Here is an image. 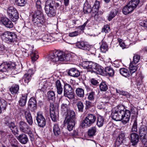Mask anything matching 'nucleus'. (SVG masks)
<instances>
[{"instance_id": "49", "label": "nucleus", "mask_w": 147, "mask_h": 147, "mask_svg": "<svg viewBox=\"0 0 147 147\" xmlns=\"http://www.w3.org/2000/svg\"><path fill=\"white\" fill-rule=\"evenodd\" d=\"M49 99L53 101L55 98V92L53 91H49L47 92Z\"/></svg>"}, {"instance_id": "19", "label": "nucleus", "mask_w": 147, "mask_h": 147, "mask_svg": "<svg viewBox=\"0 0 147 147\" xmlns=\"http://www.w3.org/2000/svg\"><path fill=\"white\" fill-rule=\"evenodd\" d=\"M25 133H22L17 137V139L22 144H26L29 140L27 136Z\"/></svg>"}, {"instance_id": "61", "label": "nucleus", "mask_w": 147, "mask_h": 147, "mask_svg": "<svg viewBox=\"0 0 147 147\" xmlns=\"http://www.w3.org/2000/svg\"><path fill=\"white\" fill-rule=\"evenodd\" d=\"M141 140L143 144L144 145V147H147V139L146 137H141Z\"/></svg>"}, {"instance_id": "28", "label": "nucleus", "mask_w": 147, "mask_h": 147, "mask_svg": "<svg viewBox=\"0 0 147 147\" xmlns=\"http://www.w3.org/2000/svg\"><path fill=\"white\" fill-rule=\"evenodd\" d=\"M28 94L25 93L22 94V97L20 98L19 101L18 102L20 106L24 107L25 105L27 97Z\"/></svg>"}, {"instance_id": "9", "label": "nucleus", "mask_w": 147, "mask_h": 147, "mask_svg": "<svg viewBox=\"0 0 147 147\" xmlns=\"http://www.w3.org/2000/svg\"><path fill=\"white\" fill-rule=\"evenodd\" d=\"M15 37V34L10 32H5L1 35L2 40L8 43L13 42Z\"/></svg>"}, {"instance_id": "10", "label": "nucleus", "mask_w": 147, "mask_h": 147, "mask_svg": "<svg viewBox=\"0 0 147 147\" xmlns=\"http://www.w3.org/2000/svg\"><path fill=\"white\" fill-rule=\"evenodd\" d=\"M57 104L51 103L50 107V113L52 120L54 122L56 121L57 119V115L58 114Z\"/></svg>"}, {"instance_id": "62", "label": "nucleus", "mask_w": 147, "mask_h": 147, "mask_svg": "<svg viewBox=\"0 0 147 147\" xmlns=\"http://www.w3.org/2000/svg\"><path fill=\"white\" fill-rule=\"evenodd\" d=\"M95 104L97 105V107L98 109H101L103 108V102H99L98 100H96L95 102Z\"/></svg>"}, {"instance_id": "40", "label": "nucleus", "mask_w": 147, "mask_h": 147, "mask_svg": "<svg viewBox=\"0 0 147 147\" xmlns=\"http://www.w3.org/2000/svg\"><path fill=\"white\" fill-rule=\"evenodd\" d=\"M19 86L17 85H13L9 88L11 93L14 94H16L19 90Z\"/></svg>"}, {"instance_id": "56", "label": "nucleus", "mask_w": 147, "mask_h": 147, "mask_svg": "<svg viewBox=\"0 0 147 147\" xmlns=\"http://www.w3.org/2000/svg\"><path fill=\"white\" fill-rule=\"evenodd\" d=\"M95 92H92L88 94V98L91 101L94 100V99Z\"/></svg>"}, {"instance_id": "44", "label": "nucleus", "mask_w": 147, "mask_h": 147, "mask_svg": "<svg viewBox=\"0 0 147 147\" xmlns=\"http://www.w3.org/2000/svg\"><path fill=\"white\" fill-rule=\"evenodd\" d=\"M15 2L17 5L22 7L24 6L26 4L27 0H15Z\"/></svg>"}, {"instance_id": "2", "label": "nucleus", "mask_w": 147, "mask_h": 147, "mask_svg": "<svg viewBox=\"0 0 147 147\" xmlns=\"http://www.w3.org/2000/svg\"><path fill=\"white\" fill-rule=\"evenodd\" d=\"M33 24L35 27L44 31L45 29V20L42 11H36L32 16Z\"/></svg>"}, {"instance_id": "26", "label": "nucleus", "mask_w": 147, "mask_h": 147, "mask_svg": "<svg viewBox=\"0 0 147 147\" xmlns=\"http://www.w3.org/2000/svg\"><path fill=\"white\" fill-rule=\"evenodd\" d=\"M139 133L141 137H146L147 134V126L145 125H142L140 128Z\"/></svg>"}, {"instance_id": "55", "label": "nucleus", "mask_w": 147, "mask_h": 147, "mask_svg": "<svg viewBox=\"0 0 147 147\" xmlns=\"http://www.w3.org/2000/svg\"><path fill=\"white\" fill-rule=\"evenodd\" d=\"M118 42L119 43V45L123 49L126 48V46L125 43L123 42V40L122 39L119 38L118 39Z\"/></svg>"}, {"instance_id": "31", "label": "nucleus", "mask_w": 147, "mask_h": 147, "mask_svg": "<svg viewBox=\"0 0 147 147\" xmlns=\"http://www.w3.org/2000/svg\"><path fill=\"white\" fill-rule=\"evenodd\" d=\"M5 124L7 125H9V127L13 133H16L17 134H18L19 131L18 129L16 126L15 125V124L14 123L11 122L9 124V123L7 122V123H5Z\"/></svg>"}, {"instance_id": "58", "label": "nucleus", "mask_w": 147, "mask_h": 147, "mask_svg": "<svg viewBox=\"0 0 147 147\" xmlns=\"http://www.w3.org/2000/svg\"><path fill=\"white\" fill-rule=\"evenodd\" d=\"M12 140L11 142V146L14 147H18L17 145V144L18 143V141L13 138H12Z\"/></svg>"}, {"instance_id": "57", "label": "nucleus", "mask_w": 147, "mask_h": 147, "mask_svg": "<svg viewBox=\"0 0 147 147\" xmlns=\"http://www.w3.org/2000/svg\"><path fill=\"white\" fill-rule=\"evenodd\" d=\"M80 32L78 31H76L69 34V36L71 37H74L78 36L80 35Z\"/></svg>"}, {"instance_id": "39", "label": "nucleus", "mask_w": 147, "mask_h": 147, "mask_svg": "<svg viewBox=\"0 0 147 147\" xmlns=\"http://www.w3.org/2000/svg\"><path fill=\"white\" fill-rule=\"evenodd\" d=\"M140 2V0H131L128 3L129 6L134 9L137 6Z\"/></svg>"}, {"instance_id": "54", "label": "nucleus", "mask_w": 147, "mask_h": 147, "mask_svg": "<svg viewBox=\"0 0 147 147\" xmlns=\"http://www.w3.org/2000/svg\"><path fill=\"white\" fill-rule=\"evenodd\" d=\"M110 30V27L109 25H106L104 26L102 28V32H104L105 33H108L109 32Z\"/></svg>"}, {"instance_id": "29", "label": "nucleus", "mask_w": 147, "mask_h": 147, "mask_svg": "<svg viewBox=\"0 0 147 147\" xmlns=\"http://www.w3.org/2000/svg\"><path fill=\"white\" fill-rule=\"evenodd\" d=\"M134 10L131 6H129L128 3L123 7L122 9V12L124 14L127 15L131 12Z\"/></svg>"}, {"instance_id": "17", "label": "nucleus", "mask_w": 147, "mask_h": 147, "mask_svg": "<svg viewBox=\"0 0 147 147\" xmlns=\"http://www.w3.org/2000/svg\"><path fill=\"white\" fill-rule=\"evenodd\" d=\"M22 111L24 113L25 117L27 122L30 125H31L33 123L32 119L30 112L28 109H22Z\"/></svg>"}, {"instance_id": "7", "label": "nucleus", "mask_w": 147, "mask_h": 147, "mask_svg": "<svg viewBox=\"0 0 147 147\" xmlns=\"http://www.w3.org/2000/svg\"><path fill=\"white\" fill-rule=\"evenodd\" d=\"M96 117L95 115L89 114L80 123V126L83 128L89 127L95 121Z\"/></svg>"}, {"instance_id": "24", "label": "nucleus", "mask_w": 147, "mask_h": 147, "mask_svg": "<svg viewBox=\"0 0 147 147\" xmlns=\"http://www.w3.org/2000/svg\"><path fill=\"white\" fill-rule=\"evenodd\" d=\"M137 119L136 116L132 115L131 117V122L133 123L132 127V131L136 132L137 131Z\"/></svg>"}, {"instance_id": "37", "label": "nucleus", "mask_w": 147, "mask_h": 147, "mask_svg": "<svg viewBox=\"0 0 147 147\" xmlns=\"http://www.w3.org/2000/svg\"><path fill=\"white\" fill-rule=\"evenodd\" d=\"M76 94L78 97L82 98L84 97V90L82 88H78L76 90Z\"/></svg>"}, {"instance_id": "43", "label": "nucleus", "mask_w": 147, "mask_h": 147, "mask_svg": "<svg viewBox=\"0 0 147 147\" xmlns=\"http://www.w3.org/2000/svg\"><path fill=\"white\" fill-rule=\"evenodd\" d=\"M104 122V119L103 118L100 116H99L98 117L97 119V122L96 125L99 127L102 126Z\"/></svg>"}, {"instance_id": "51", "label": "nucleus", "mask_w": 147, "mask_h": 147, "mask_svg": "<svg viewBox=\"0 0 147 147\" xmlns=\"http://www.w3.org/2000/svg\"><path fill=\"white\" fill-rule=\"evenodd\" d=\"M7 105L6 102L3 99H0V107L2 108L3 109L5 110Z\"/></svg>"}, {"instance_id": "47", "label": "nucleus", "mask_w": 147, "mask_h": 147, "mask_svg": "<svg viewBox=\"0 0 147 147\" xmlns=\"http://www.w3.org/2000/svg\"><path fill=\"white\" fill-rule=\"evenodd\" d=\"M32 78V77L26 74L24 75L22 80L24 81L25 84H28V82L30 81Z\"/></svg>"}, {"instance_id": "34", "label": "nucleus", "mask_w": 147, "mask_h": 147, "mask_svg": "<svg viewBox=\"0 0 147 147\" xmlns=\"http://www.w3.org/2000/svg\"><path fill=\"white\" fill-rule=\"evenodd\" d=\"M53 132L54 135L56 136H58L61 133V129L58 125L55 124L53 127Z\"/></svg>"}, {"instance_id": "15", "label": "nucleus", "mask_w": 147, "mask_h": 147, "mask_svg": "<svg viewBox=\"0 0 147 147\" xmlns=\"http://www.w3.org/2000/svg\"><path fill=\"white\" fill-rule=\"evenodd\" d=\"M62 103L61 106V110L63 113H66L70 109L69 105V102L66 98H63L61 100Z\"/></svg>"}, {"instance_id": "6", "label": "nucleus", "mask_w": 147, "mask_h": 147, "mask_svg": "<svg viewBox=\"0 0 147 147\" xmlns=\"http://www.w3.org/2000/svg\"><path fill=\"white\" fill-rule=\"evenodd\" d=\"M123 109H125V108L123 105H119L114 108L111 115L112 118L116 121H122L121 117L123 115L121 114L123 113L122 111Z\"/></svg>"}, {"instance_id": "14", "label": "nucleus", "mask_w": 147, "mask_h": 147, "mask_svg": "<svg viewBox=\"0 0 147 147\" xmlns=\"http://www.w3.org/2000/svg\"><path fill=\"white\" fill-rule=\"evenodd\" d=\"M122 111H123V114H121L122 115V122L123 124H125L129 121L131 116L130 111L126 109H123Z\"/></svg>"}, {"instance_id": "30", "label": "nucleus", "mask_w": 147, "mask_h": 147, "mask_svg": "<svg viewBox=\"0 0 147 147\" xmlns=\"http://www.w3.org/2000/svg\"><path fill=\"white\" fill-rule=\"evenodd\" d=\"M120 73L121 75L126 77H129L130 74V67H129V70L128 69L125 68H120L119 69Z\"/></svg>"}, {"instance_id": "3", "label": "nucleus", "mask_w": 147, "mask_h": 147, "mask_svg": "<svg viewBox=\"0 0 147 147\" xmlns=\"http://www.w3.org/2000/svg\"><path fill=\"white\" fill-rule=\"evenodd\" d=\"M60 7L59 3L55 2L54 0H47L45 3V9L47 16L52 17L56 14V9H59Z\"/></svg>"}, {"instance_id": "1", "label": "nucleus", "mask_w": 147, "mask_h": 147, "mask_svg": "<svg viewBox=\"0 0 147 147\" xmlns=\"http://www.w3.org/2000/svg\"><path fill=\"white\" fill-rule=\"evenodd\" d=\"M71 57L70 54H65L55 50L51 51L49 58V61L54 63H59L61 61H67L70 60Z\"/></svg>"}, {"instance_id": "18", "label": "nucleus", "mask_w": 147, "mask_h": 147, "mask_svg": "<svg viewBox=\"0 0 147 147\" xmlns=\"http://www.w3.org/2000/svg\"><path fill=\"white\" fill-rule=\"evenodd\" d=\"M37 102L34 97H31L29 100L28 107L32 111H34L37 109Z\"/></svg>"}, {"instance_id": "16", "label": "nucleus", "mask_w": 147, "mask_h": 147, "mask_svg": "<svg viewBox=\"0 0 147 147\" xmlns=\"http://www.w3.org/2000/svg\"><path fill=\"white\" fill-rule=\"evenodd\" d=\"M75 46L78 48L83 50H89L90 47L89 45L83 41L78 42L76 43Z\"/></svg>"}, {"instance_id": "59", "label": "nucleus", "mask_w": 147, "mask_h": 147, "mask_svg": "<svg viewBox=\"0 0 147 147\" xmlns=\"http://www.w3.org/2000/svg\"><path fill=\"white\" fill-rule=\"evenodd\" d=\"M116 90L117 92L120 95L126 96L128 94V93L127 92L124 91L122 90L117 89H116Z\"/></svg>"}, {"instance_id": "41", "label": "nucleus", "mask_w": 147, "mask_h": 147, "mask_svg": "<svg viewBox=\"0 0 147 147\" xmlns=\"http://www.w3.org/2000/svg\"><path fill=\"white\" fill-rule=\"evenodd\" d=\"M76 105L78 112L80 113L83 112L84 107L83 102L81 101H78L77 102Z\"/></svg>"}, {"instance_id": "36", "label": "nucleus", "mask_w": 147, "mask_h": 147, "mask_svg": "<svg viewBox=\"0 0 147 147\" xmlns=\"http://www.w3.org/2000/svg\"><path fill=\"white\" fill-rule=\"evenodd\" d=\"M63 95L70 99L72 100L75 98V94L73 90L63 92Z\"/></svg>"}, {"instance_id": "32", "label": "nucleus", "mask_w": 147, "mask_h": 147, "mask_svg": "<svg viewBox=\"0 0 147 147\" xmlns=\"http://www.w3.org/2000/svg\"><path fill=\"white\" fill-rule=\"evenodd\" d=\"M55 87L56 88L58 94L60 95L63 91V88L61 82L59 80H57L55 82Z\"/></svg>"}, {"instance_id": "46", "label": "nucleus", "mask_w": 147, "mask_h": 147, "mask_svg": "<svg viewBox=\"0 0 147 147\" xmlns=\"http://www.w3.org/2000/svg\"><path fill=\"white\" fill-rule=\"evenodd\" d=\"M100 49L102 53H105L108 49V46L107 43L103 42L100 47Z\"/></svg>"}, {"instance_id": "21", "label": "nucleus", "mask_w": 147, "mask_h": 147, "mask_svg": "<svg viewBox=\"0 0 147 147\" xmlns=\"http://www.w3.org/2000/svg\"><path fill=\"white\" fill-rule=\"evenodd\" d=\"M1 22L7 28H10L13 26V24L11 21L6 18H2Z\"/></svg>"}, {"instance_id": "11", "label": "nucleus", "mask_w": 147, "mask_h": 147, "mask_svg": "<svg viewBox=\"0 0 147 147\" xmlns=\"http://www.w3.org/2000/svg\"><path fill=\"white\" fill-rule=\"evenodd\" d=\"M140 59V55H134L133 57V61L130 63L129 65L131 75H132V74L136 71L138 68L136 64L139 62Z\"/></svg>"}, {"instance_id": "64", "label": "nucleus", "mask_w": 147, "mask_h": 147, "mask_svg": "<svg viewBox=\"0 0 147 147\" xmlns=\"http://www.w3.org/2000/svg\"><path fill=\"white\" fill-rule=\"evenodd\" d=\"M140 25L143 27H147V21H143L140 23Z\"/></svg>"}, {"instance_id": "27", "label": "nucleus", "mask_w": 147, "mask_h": 147, "mask_svg": "<svg viewBox=\"0 0 147 147\" xmlns=\"http://www.w3.org/2000/svg\"><path fill=\"white\" fill-rule=\"evenodd\" d=\"M8 63L4 62L0 65V71L2 72H8L9 70Z\"/></svg>"}, {"instance_id": "52", "label": "nucleus", "mask_w": 147, "mask_h": 147, "mask_svg": "<svg viewBox=\"0 0 147 147\" xmlns=\"http://www.w3.org/2000/svg\"><path fill=\"white\" fill-rule=\"evenodd\" d=\"M123 138H121V136H119V137L117 138L115 141V145L117 146L122 144L123 142Z\"/></svg>"}, {"instance_id": "35", "label": "nucleus", "mask_w": 147, "mask_h": 147, "mask_svg": "<svg viewBox=\"0 0 147 147\" xmlns=\"http://www.w3.org/2000/svg\"><path fill=\"white\" fill-rule=\"evenodd\" d=\"M118 9L116 8L111 10L109 13L108 17V20L109 21H111L117 14Z\"/></svg>"}, {"instance_id": "4", "label": "nucleus", "mask_w": 147, "mask_h": 147, "mask_svg": "<svg viewBox=\"0 0 147 147\" xmlns=\"http://www.w3.org/2000/svg\"><path fill=\"white\" fill-rule=\"evenodd\" d=\"M64 123L67 125V129L69 131L72 130L76 121L75 112L73 110H69L66 113Z\"/></svg>"}, {"instance_id": "60", "label": "nucleus", "mask_w": 147, "mask_h": 147, "mask_svg": "<svg viewBox=\"0 0 147 147\" xmlns=\"http://www.w3.org/2000/svg\"><path fill=\"white\" fill-rule=\"evenodd\" d=\"M85 104L86 105V109H88L93 106V104L89 101H86Z\"/></svg>"}, {"instance_id": "63", "label": "nucleus", "mask_w": 147, "mask_h": 147, "mask_svg": "<svg viewBox=\"0 0 147 147\" xmlns=\"http://www.w3.org/2000/svg\"><path fill=\"white\" fill-rule=\"evenodd\" d=\"M45 83H44L43 82H41L39 84V87L40 89L41 90H43V89H44L45 88H46V87L45 86Z\"/></svg>"}, {"instance_id": "8", "label": "nucleus", "mask_w": 147, "mask_h": 147, "mask_svg": "<svg viewBox=\"0 0 147 147\" xmlns=\"http://www.w3.org/2000/svg\"><path fill=\"white\" fill-rule=\"evenodd\" d=\"M18 125L20 130L22 132L28 135L30 140L32 141L34 139L33 134L31 128L26 123L21 121L19 123Z\"/></svg>"}, {"instance_id": "22", "label": "nucleus", "mask_w": 147, "mask_h": 147, "mask_svg": "<svg viewBox=\"0 0 147 147\" xmlns=\"http://www.w3.org/2000/svg\"><path fill=\"white\" fill-rule=\"evenodd\" d=\"M83 11L84 13L86 14L90 13L91 12H94V9L92 7H91V5L87 3H85L84 4Z\"/></svg>"}, {"instance_id": "38", "label": "nucleus", "mask_w": 147, "mask_h": 147, "mask_svg": "<svg viewBox=\"0 0 147 147\" xmlns=\"http://www.w3.org/2000/svg\"><path fill=\"white\" fill-rule=\"evenodd\" d=\"M96 128L95 126L90 128L88 130V135L90 137H92L95 134L96 132Z\"/></svg>"}, {"instance_id": "48", "label": "nucleus", "mask_w": 147, "mask_h": 147, "mask_svg": "<svg viewBox=\"0 0 147 147\" xmlns=\"http://www.w3.org/2000/svg\"><path fill=\"white\" fill-rule=\"evenodd\" d=\"M100 6V2L99 1L97 0H96L92 7L94 12H97Z\"/></svg>"}, {"instance_id": "33", "label": "nucleus", "mask_w": 147, "mask_h": 147, "mask_svg": "<svg viewBox=\"0 0 147 147\" xmlns=\"http://www.w3.org/2000/svg\"><path fill=\"white\" fill-rule=\"evenodd\" d=\"M31 49H30V54L32 60L33 62H34L39 57L38 55L37 54V52L34 50H32V49L33 48L31 47Z\"/></svg>"}, {"instance_id": "13", "label": "nucleus", "mask_w": 147, "mask_h": 147, "mask_svg": "<svg viewBox=\"0 0 147 147\" xmlns=\"http://www.w3.org/2000/svg\"><path fill=\"white\" fill-rule=\"evenodd\" d=\"M36 119L38 126L43 127L46 125V121L42 113L38 112Z\"/></svg>"}, {"instance_id": "53", "label": "nucleus", "mask_w": 147, "mask_h": 147, "mask_svg": "<svg viewBox=\"0 0 147 147\" xmlns=\"http://www.w3.org/2000/svg\"><path fill=\"white\" fill-rule=\"evenodd\" d=\"M35 7L37 10H40L42 11L41 3V1L39 0H37L36 2Z\"/></svg>"}, {"instance_id": "42", "label": "nucleus", "mask_w": 147, "mask_h": 147, "mask_svg": "<svg viewBox=\"0 0 147 147\" xmlns=\"http://www.w3.org/2000/svg\"><path fill=\"white\" fill-rule=\"evenodd\" d=\"M105 71L110 76H113L114 74V70L109 67H107L105 68Z\"/></svg>"}, {"instance_id": "25", "label": "nucleus", "mask_w": 147, "mask_h": 147, "mask_svg": "<svg viewBox=\"0 0 147 147\" xmlns=\"http://www.w3.org/2000/svg\"><path fill=\"white\" fill-rule=\"evenodd\" d=\"M39 39L43 42H48L51 40V36L49 34L42 33L39 35Z\"/></svg>"}, {"instance_id": "12", "label": "nucleus", "mask_w": 147, "mask_h": 147, "mask_svg": "<svg viewBox=\"0 0 147 147\" xmlns=\"http://www.w3.org/2000/svg\"><path fill=\"white\" fill-rule=\"evenodd\" d=\"M7 12L12 21L16 22L19 18V14L17 9L13 7H9Z\"/></svg>"}, {"instance_id": "23", "label": "nucleus", "mask_w": 147, "mask_h": 147, "mask_svg": "<svg viewBox=\"0 0 147 147\" xmlns=\"http://www.w3.org/2000/svg\"><path fill=\"white\" fill-rule=\"evenodd\" d=\"M139 137L138 135L135 133H132L130 135V140L132 145L135 146L139 141Z\"/></svg>"}, {"instance_id": "20", "label": "nucleus", "mask_w": 147, "mask_h": 147, "mask_svg": "<svg viewBox=\"0 0 147 147\" xmlns=\"http://www.w3.org/2000/svg\"><path fill=\"white\" fill-rule=\"evenodd\" d=\"M67 74L71 76L78 77L80 75V72L76 68H72L68 70Z\"/></svg>"}, {"instance_id": "45", "label": "nucleus", "mask_w": 147, "mask_h": 147, "mask_svg": "<svg viewBox=\"0 0 147 147\" xmlns=\"http://www.w3.org/2000/svg\"><path fill=\"white\" fill-rule=\"evenodd\" d=\"M100 90L102 91H105L108 89V86L105 82H102L99 85Z\"/></svg>"}, {"instance_id": "50", "label": "nucleus", "mask_w": 147, "mask_h": 147, "mask_svg": "<svg viewBox=\"0 0 147 147\" xmlns=\"http://www.w3.org/2000/svg\"><path fill=\"white\" fill-rule=\"evenodd\" d=\"M73 90L71 86L69 84L65 83L64 84L63 87V92Z\"/></svg>"}, {"instance_id": "5", "label": "nucleus", "mask_w": 147, "mask_h": 147, "mask_svg": "<svg viewBox=\"0 0 147 147\" xmlns=\"http://www.w3.org/2000/svg\"><path fill=\"white\" fill-rule=\"evenodd\" d=\"M84 67L90 71L94 72L97 74L102 75L103 73V68L96 63L86 61L83 62Z\"/></svg>"}]
</instances>
